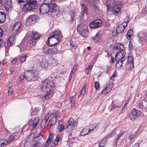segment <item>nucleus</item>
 <instances>
[{
    "label": "nucleus",
    "instance_id": "f257e3e1",
    "mask_svg": "<svg viewBox=\"0 0 147 147\" xmlns=\"http://www.w3.org/2000/svg\"><path fill=\"white\" fill-rule=\"evenodd\" d=\"M55 86L53 82L48 79H46L42 82L41 88L46 92L44 96L45 99H49L52 97L53 94V90L52 89Z\"/></svg>",
    "mask_w": 147,
    "mask_h": 147
},
{
    "label": "nucleus",
    "instance_id": "f03ea898",
    "mask_svg": "<svg viewBox=\"0 0 147 147\" xmlns=\"http://www.w3.org/2000/svg\"><path fill=\"white\" fill-rule=\"evenodd\" d=\"M41 37L40 34L37 32H32L28 36L25 43L26 48L29 49L33 46H35L38 40Z\"/></svg>",
    "mask_w": 147,
    "mask_h": 147
},
{
    "label": "nucleus",
    "instance_id": "7ed1b4c3",
    "mask_svg": "<svg viewBox=\"0 0 147 147\" xmlns=\"http://www.w3.org/2000/svg\"><path fill=\"white\" fill-rule=\"evenodd\" d=\"M63 38V36L60 31H56L55 33L48 37L47 45L49 47L55 46L58 44Z\"/></svg>",
    "mask_w": 147,
    "mask_h": 147
},
{
    "label": "nucleus",
    "instance_id": "20e7f679",
    "mask_svg": "<svg viewBox=\"0 0 147 147\" xmlns=\"http://www.w3.org/2000/svg\"><path fill=\"white\" fill-rule=\"evenodd\" d=\"M26 3L23 5L22 8L23 11H29L30 10L36 9L37 7L36 1V0H26Z\"/></svg>",
    "mask_w": 147,
    "mask_h": 147
},
{
    "label": "nucleus",
    "instance_id": "39448f33",
    "mask_svg": "<svg viewBox=\"0 0 147 147\" xmlns=\"http://www.w3.org/2000/svg\"><path fill=\"white\" fill-rule=\"evenodd\" d=\"M26 76V80L28 82H31L36 81L38 79L37 72L31 70H27L24 72Z\"/></svg>",
    "mask_w": 147,
    "mask_h": 147
},
{
    "label": "nucleus",
    "instance_id": "423d86ee",
    "mask_svg": "<svg viewBox=\"0 0 147 147\" xmlns=\"http://www.w3.org/2000/svg\"><path fill=\"white\" fill-rule=\"evenodd\" d=\"M142 112L139 110L134 109L129 115L130 119L134 121L138 119L139 116L141 115Z\"/></svg>",
    "mask_w": 147,
    "mask_h": 147
},
{
    "label": "nucleus",
    "instance_id": "0eeeda50",
    "mask_svg": "<svg viewBox=\"0 0 147 147\" xmlns=\"http://www.w3.org/2000/svg\"><path fill=\"white\" fill-rule=\"evenodd\" d=\"M53 116L49 121V123L51 126L54 125L57 123V117L59 115V113L58 111L56 110L53 111Z\"/></svg>",
    "mask_w": 147,
    "mask_h": 147
},
{
    "label": "nucleus",
    "instance_id": "6e6552de",
    "mask_svg": "<svg viewBox=\"0 0 147 147\" xmlns=\"http://www.w3.org/2000/svg\"><path fill=\"white\" fill-rule=\"evenodd\" d=\"M80 26H78L77 30L79 32L80 35L83 37L86 38L88 37L89 35L88 29L87 27L85 26L83 27L82 29H80Z\"/></svg>",
    "mask_w": 147,
    "mask_h": 147
},
{
    "label": "nucleus",
    "instance_id": "1a4fd4ad",
    "mask_svg": "<svg viewBox=\"0 0 147 147\" xmlns=\"http://www.w3.org/2000/svg\"><path fill=\"white\" fill-rule=\"evenodd\" d=\"M139 38V42L142 45L145 44L147 41V33L145 32H140L138 34Z\"/></svg>",
    "mask_w": 147,
    "mask_h": 147
},
{
    "label": "nucleus",
    "instance_id": "9d476101",
    "mask_svg": "<svg viewBox=\"0 0 147 147\" xmlns=\"http://www.w3.org/2000/svg\"><path fill=\"white\" fill-rule=\"evenodd\" d=\"M21 26L20 22L18 21L14 24L12 30L13 35H16L20 32L21 31Z\"/></svg>",
    "mask_w": 147,
    "mask_h": 147
},
{
    "label": "nucleus",
    "instance_id": "9b49d317",
    "mask_svg": "<svg viewBox=\"0 0 147 147\" xmlns=\"http://www.w3.org/2000/svg\"><path fill=\"white\" fill-rule=\"evenodd\" d=\"M75 123V121L73 118H70L69 119L65 127V128L67 129L68 131L71 132L74 129Z\"/></svg>",
    "mask_w": 147,
    "mask_h": 147
},
{
    "label": "nucleus",
    "instance_id": "f8f14e48",
    "mask_svg": "<svg viewBox=\"0 0 147 147\" xmlns=\"http://www.w3.org/2000/svg\"><path fill=\"white\" fill-rule=\"evenodd\" d=\"M50 5L43 3L40 5V12L41 14H44L48 13L49 11Z\"/></svg>",
    "mask_w": 147,
    "mask_h": 147
},
{
    "label": "nucleus",
    "instance_id": "ddd939ff",
    "mask_svg": "<svg viewBox=\"0 0 147 147\" xmlns=\"http://www.w3.org/2000/svg\"><path fill=\"white\" fill-rule=\"evenodd\" d=\"M128 21L125 22L119 25L117 28L116 32L117 34H120L123 32L127 26Z\"/></svg>",
    "mask_w": 147,
    "mask_h": 147
},
{
    "label": "nucleus",
    "instance_id": "4468645a",
    "mask_svg": "<svg viewBox=\"0 0 147 147\" xmlns=\"http://www.w3.org/2000/svg\"><path fill=\"white\" fill-rule=\"evenodd\" d=\"M102 25V21L100 20H97L93 21L90 24V28L95 29L99 28Z\"/></svg>",
    "mask_w": 147,
    "mask_h": 147
},
{
    "label": "nucleus",
    "instance_id": "2eb2a0df",
    "mask_svg": "<svg viewBox=\"0 0 147 147\" xmlns=\"http://www.w3.org/2000/svg\"><path fill=\"white\" fill-rule=\"evenodd\" d=\"M120 60L117 59H115V60L117 62L116 64V67L117 69L120 68L123 65L125 66L127 65V63H125L126 59L122 58Z\"/></svg>",
    "mask_w": 147,
    "mask_h": 147
},
{
    "label": "nucleus",
    "instance_id": "dca6fc26",
    "mask_svg": "<svg viewBox=\"0 0 147 147\" xmlns=\"http://www.w3.org/2000/svg\"><path fill=\"white\" fill-rule=\"evenodd\" d=\"M121 8L122 5L121 4H117L114 5L112 7L113 14L115 16L118 15L119 13H120Z\"/></svg>",
    "mask_w": 147,
    "mask_h": 147
},
{
    "label": "nucleus",
    "instance_id": "f3484780",
    "mask_svg": "<svg viewBox=\"0 0 147 147\" xmlns=\"http://www.w3.org/2000/svg\"><path fill=\"white\" fill-rule=\"evenodd\" d=\"M81 16L83 17L84 16H87L88 14V11L87 6L85 4L83 3L81 4Z\"/></svg>",
    "mask_w": 147,
    "mask_h": 147
},
{
    "label": "nucleus",
    "instance_id": "a211bd4d",
    "mask_svg": "<svg viewBox=\"0 0 147 147\" xmlns=\"http://www.w3.org/2000/svg\"><path fill=\"white\" fill-rule=\"evenodd\" d=\"M113 84L112 83L107 84L103 89L101 91V92L103 94H105L109 92L112 88L113 87Z\"/></svg>",
    "mask_w": 147,
    "mask_h": 147
},
{
    "label": "nucleus",
    "instance_id": "6ab92c4d",
    "mask_svg": "<svg viewBox=\"0 0 147 147\" xmlns=\"http://www.w3.org/2000/svg\"><path fill=\"white\" fill-rule=\"evenodd\" d=\"M125 54H124V50L119 51H118L115 55V59H121L122 58H125Z\"/></svg>",
    "mask_w": 147,
    "mask_h": 147
},
{
    "label": "nucleus",
    "instance_id": "aec40b11",
    "mask_svg": "<svg viewBox=\"0 0 147 147\" xmlns=\"http://www.w3.org/2000/svg\"><path fill=\"white\" fill-rule=\"evenodd\" d=\"M59 7L55 3L53 4L50 6V12H51L55 13L59 11Z\"/></svg>",
    "mask_w": 147,
    "mask_h": 147
},
{
    "label": "nucleus",
    "instance_id": "412c9836",
    "mask_svg": "<svg viewBox=\"0 0 147 147\" xmlns=\"http://www.w3.org/2000/svg\"><path fill=\"white\" fill-rule=\"evenodd\" d=\"M38 18L37 16L33 15L30 16L27 20V22H28L29 24H32V22L36 21Z\"/></svg>",
    "mask_w": 147,
    "mask_h": 147
},
{
    "label": "nucleus",
    "instance_id": "4be33fe9",
    "mask_svg": "<svg viewBox=\"0 0 147 147\" xmlns=\"http://www.w3.org/2000/svg\"><path fill=\"white\" fill-rule=\"evenodd\" d=\"M102 34L101 31L98 32L95 36L92 37V40H94L95 42H97L98 40L100 39V37L101 36Z\"/></svg>",
    "mask_w": 147,
    "mask_h": 147
},
{
    "label": "nucleus",
    "instance_id": "5701e85b",
    "mask_svg": "<svg viewBox=\"0 0 147 147\" xmlns=\"http://www.w3.org/2000/svg\"><path fill=\"white\" fill-rule=\"evenodd\" d=\"M6 13L3 12H0V24L4 22L6 18Z\"/></svg>",
    "mask_w": 147,
    "mask_h": 147
},
{
    "label": "nucleus",
    "instance_id": "b1692460",
    "mask_svg": "<svg viewBox=\"0 0 147 147\" xmlns=\"http://www.w3.org/2000/svg\"><path fill=\"white\" fill-rule=\"evenodd\" d=\"M8 144V140L5 139L0 140V147H4Z\"/></svg>",
    "mask_w": 147,
    "mask_h": 147
},
{
    "label": "nucleus",
    "instance_id": "393cba45",
    "mask_svg": "<svg viewBox=\"0 0 147 147\" xmlns=\"http://www.w3.org/2000/svg\"><path fill=\"white\" fill-rule=\"evenodd\" d=\"M114 48L117 50H119V51L124 50V46L122 44L117 43L115 44Z\"/></svg>",
    "mask_w": 147,
    "mask_h": 147
},
{
    "label": "nucleus",
    "instance_id": "a878e982",
    "mask_svg": "<svg viewBox=\"0 0 147 147\" xmlns=\"http://www.w3.org/2000/svg\"><path fill=\"white\" fill-rule=\"evenodd\" d=\"M53 138V136L52 134H50L46 142L44 144L45 147H47L52 141V139Z\"/></svg>",
    "mask_w": 147,
    "mask_h": 147
},
{
    "label": "nucleus",
    "instance_id": "bb28decb",
    "mask_svg": "<svg viewBox=\"0 0 147 147\" xmlns=\"http://www.w3.org/2000/svg\"><path fill=\"white\" fill-rule=\"evenodd\" d=\"M134 58L132 56H128V57L127 62V65L128 63H130L131 65H132L133 68H134Z\"/></svg>",
    "mask_w": 147,
    "mask_h": 147
},
{
    "label": "nucleus",
    "instance_id": "cd10ccee",
    "mask_svg": "<svg viewBox=\"0 0 147 147\" xmlns=\"http://www.w3.org/2000/svg\"><path fill=\"white\" fill-rule=\"evenodd\" d=\"M15 36H11L8 39V41L7 42V45L9 46H11L13 44V42L15 40Z\"/></svg>",
    "mask_w": 147,
    "mask_h": 147
},
{
    "label": "nucleus",
    "instance_id": "c85d7f7f",
    "mask_svg": "<svg viewBox=\"0 0 147 147\" xmlns=\"http://www.w3.org/2000/svg\"><path fill=\"white\" fill-rule=\"evenodd\" d=\"M133 35V30L131 29H130L128 31L127 34L126 35V37L127 38L129 39Z\"/></svg>",
    "mask_w": 147,
    "mask_h": 147
},
{
    "label": "nucleus",
    "instance_id": "c756f323",
    "mask_svg": "<svg viewBox=\"0 0 147 147\" xmlns=\"http://www.w3.org/2000/svg\"><path fill=\"white\" fill-rule=\"evenodd\" d=\"M41 66L44 68H46L48 66V63L47 61L45 59H43L41 62Z\"/></svg>",
    "mask_w": 147,
    "mask_h": 147
},
{
    "label": "nucleus",
    "instance_id": "7c9ffc66",
    "mask_svg": "<svg viewBox=\"0 0 147 147\" xmlns=\"http://www.w3.org/2000/svg\"><path fill=\"white\" fill-rule=\"evenodd\" d=\"M143 110L145 112H147V101L146 100H142Z\"/></svg>",
    "mask_w": 147,
    "mask_h": 147
},
{
    "label": "nucleus",
    "instance_id": "2f4dec72",
    "mask_svg": "<svg viewBox=\"0 0 147 147\" xmlns=\"http://www.w3.org/2000/svg\"><path fill=\"white\" fill-rule=\"evenodd\" d=\"M116 133L115 131L114 130L112 131L111 132L107 135L105 138V139L107 140L109 138H110L113 136Z\"/></svg>",
    "mask_w": 147,
    "mask_h": 147
},
{
    "label": "nucleus",
    "instance_id": "473e14b6",
    "mask_svg": "<svg viewBox=\"0 0 147 147\" xmlns=\"http://www.w3.org/2000/svg\"><path fill=\"white\" fill-rule=\"evenodd\" d=\"M136 135L137 134L136 132H135L133 134H132L131 133H129L128 135V138L131 141L136 136Z\"/></svg>",
    "mask_w": 147,
    "mask_h": 147
},
{
    "label": "nucleus",
    "instance_id": "72a5a7b5",
    "mask_svg": "<svg viewBox=\"0 0 147 147\" xmlns=\"http://www.w3.org/2000/svg\"><path fill=\"white\" fill-rule=\"evenodd\" d=\"M74 14L75 13L74 11H70L69 15L71 18V19L70 20L71 22H72L74 21L75 18Z\"/></svg>",
    "mask_w": 147,
    "mask_h": 147
},
{
    "label": "nucleus",
    "instance_id": "f704fd0d",
    "mask_svg": "<svg viewBox=\"0 0 147 147\" xmlns=\"http://www.w3.org/2000/svg\"><path fill=\"white\" fill-rule=\"evenodd\" d=\"M88 129L84 128L80 132V135L81 136H84L87 135L88 134Z\"/></svg>",
    "mask_w": 147,
    "mask_h": 147
},
{
    "label": "nucleus",
    "instance_id": "c9c22d12",
    "mask_svg": "<svg viewBox=\"0 0 147 147\" xmlns=\"http://www.w3.org/2000/svg\"><path fill=\"white\" fill-rule=\"evenodd\" d=\"M70 100L71 104V107L73 108L75 107L76 104V101L75 99L73 97H70Z\"/></svg>",
    "mask_w": 147,
    "mask_h": 147
},
{
    "label": "nucleus",
    "instance_id": "e433bc0d",
    "mask_svg": "<svg viewBox=\"0 0 147 147\" xmlns=\"http://www.w3.org/2000/svg\"><path fill=\"white\" fill-rule=\"evenodd\" d=\"M124 133V132H121L118 134L117 137L115 139V145H117L119 140L120 138L123 135Z\"/></svg>",
    "mask_w": 147,
    "mask_h": 147
},
{
    "label": "nucleus",
    "instance_id": "4c0bfd02",
    "mask_svg": "<svg viewBox=\"0 0 147 147\" xmlns=\"http://www.w3.org/2000/svg\"><path fill=\"white\" fill-rule=\"evenodd\" d=\"M142 101V102L139 101L136 104V107L139 109L143 110Z\"/></svg>",
    "mask_w": 147,
    "mask_h": 147
},
{
    "label": "nucleus",
    "instance_id": "58836bf2",
    "mask_svg": "<svg viewBox=\"0 0 147 147\" xmlns=\"http://www.w3.org/2000/svg\"><path fill=\"white\" fill-rule=\"evenodd\" d=\"M57 50V49L56 48L49 49V54H54Z\"/></svg>",
    "mask_w": 147,
    "mask_h": 147
},
{
    "label": "nucleus",
    "instance_id": "ea45409f",
    "mask_svg": "<svg viewBox=\"0 0 147 147\" xmlns=\"http://www.w3.org/2000/svg\"><path fill=\"white\" fill-rule=\"evenodd\" d=\"M38 122V120L36 118L34 119L32 121V125L33 126V127H36Z\"/></svg>",
    "mask_w": 147,
    "mask_h": 147
},
{
    "label": "nucleus",
    "instance_id": "a19ab883",
    "mask_svg": "<svg viewBox=\"0 0 147 147\" xmlns=\"http://www.w3.org/2000/svg\"><path fill=\"white\" fill-rule=\"evenodd\" d=\"M47 121V120L44 118L41 123V127L42 128H44L46 125Z\"/></svg>",
    "mask_w": 147,
    "mask_h": 147
},
{
    "label": "nucleus",
    "instance_id": "79ce46f5",
    "mask_svg": "<svg viewBox=\"0 0 147 147\" xmlns=\"http://www.w3.org/2000/svg\"><path fill=\"white\" fill-rule=\"evenodd\" d=\"M53 111L52 112L49 111L48 114L45 117L44 119L48 121V119L51 116L53 117Z\"/></svg>",
    "mask_w": 147,
    "mask_h": 147
},
{
    "label": "nucleus",
    "instance_id": "37998d69",
    "mask_svg": "<svg viewBox=\"0 0 147 147\" xmlns=\"http://www.w3.org/2000/svg\"><path fill=\"white\" fill-rule=\"evenodd\" d=\"M86 91L84 87L83 88H82L81 90V91L80 92V93L79 96H82V97H83L84 94L86 93Z\"/></svg>",
    "mask_w": 147,
    "mask_h": 147
},
{
    "label": "nucleus",
    "instance_id": "c03bdc74",
    "mask_svg": "<svg viewBox=\"0 0 147 147\" xmlns=\"http://www.w3.org/2000/svg\"><path fill=\"white\" fill-rule=\"evenodd\" d=\"M106 144V142L105 140H102L100 141V142L99 143V147H103Z\"/></svg>",
    "mask_w": 147,
    "mask_h": 147
},
{
    "label": "nucleus",
    "instance_id": "a18cd8bd",
    "mask_svg": "<svg viewBox=\"0 0 147 147\" xmlns=\"http://www.w3.org/2000/svg\"><path fill=\"white\" fill-rule=\"evenodd\" d=\"M26 56L25 55H22L20 57V60L21 63L24 62L26 60Z\"/></svg>",
    "mask_w": 147,
    "mask_h": 147
},
{
    "label": "nucleus",
    "instance_id": "49530a36",
    "mask_svg": "<svg viewBox=\"0 0 147 147\" xmlns=\"http://www.w3.org/2000/svg\"><path fill=\"white\" fill-rule=\"evenodd\" d=\"M58 129L60 132H61L65 129V126L63 125H58Z\"/></svg>",
    "mask_w": 147,
    "mask_h": 147
},
{
    "label": "nucleus",
    "instance_id": "de8ad7c7",
    "mask_svg": "<svg viewBox=\"0 0 147 147\" xmlns=\"http://www.w3.org/2000/svg\"><path fill=\"white\" fill-rule=\"evenodd\" d=\"M26 76L24 74V75H21L18 78L19 81L20 82H22L25 79H26Z\"/></svg>",
    "mask_w": 147,
    "mask_h": 147
},
{
    "label": "nucleus",
    "instance_id": "09e8293b",
    "mask_svg": "<svg viewBox=\"0 0 147 147\" xmlns=\"http://www.w3.org/2000/svg\"><path fill=\"white\" fill-rule=\"evenodd\" d=\"M16 138L15 135H11L9 136V144L11 142L14 140V138Z\"/></svg>",
    "mask_w": 147,
    "mask_h": 147
},
{
    "label": "nucleus",
    "instance_id": "8fccbe9b",
    "mask_svg": "<svg viewBox=\"0 0 147 147\" xmlns=\"http://www.w3.org/2000/svg\"><path fill=\"white\" fill-rule=\"evenodd\" d=\"M52 0H44L43 3L45 4L50 5L52 3Z\"/></svg>",
    "mask_w": 147,
    "mask_h": 147
},
{
    "label": "nucleus",
    "instance_id": "3c124183",
    "mask_svg": "<svg viewBox=\"0 0 147 147\" xmlns=\"http://www.w3.org/2000/svg\"><path fill=\"white\" fill-rule=\"evenodd\" d=\"M43 49V53L49 54V49L46 47H44Z\"/></svg>",
    "mask_w": 147,
    "mask_h": 147
},
{
    "label": "nucleus",
    "instance_id": "603ef678",
    "mask_svg": "<svg viewBox=\"0 0 147 147\" xmlns=\"http://www.w3.org/2000/svg\"><path fill=\"white\" fill-rule=\"evenodd\" d=\"M131 98V96H129L127 100L125 102L124 105V106H123L124 107H125L126 106H127V105L128 104L129 102L130 101Z\"/></svg>",
    "mask_w": 147,
    "mask_h": 147
},
{
    "label": "nucleus",
    "instance_id": "864d4df0",
    "mask_svg": "<svg viewBox=\"0 0 147 147\" xmlns=\"http://www.w3.org/2000/svg\"><path fill=\"white\" fill-rule=\"evenodd\" d=\"M70 44L71 45L72 47H77V45L75 42H74L72 40H71L70 41Z\"/></svg>",
    "mask_w": 147,
    "mask_h": 147
},
{
    "label": "nucleus",
    "instance_id": "5fc2aeb1",
    "mask_svg": "<svg viewBox=\"0 0 147 147\" xmlns=\"http://www.w3.org/2000/svg\"><path fill=\"white\" fill-rule=\"evenodd\" d=\"M95 88L96 90H97L99 86V84L98 81L96 82L95 83Z\"/></svg>",
    "mask_w": 147,
    "mask_h": 147
},
{
    "label": "nucleus",
    "instance_id": "6e6d98bb",
    "mask_svg": "<svg viewBox=\"0 0 147 147\" xmlns=\"http://www.w3.org/2000/svg\"><path fill=\"white\" fill-rule=\"evenodd\" d=\"M40 144V142L38 141L36 142H35L34 143H33L32 145V147H34L35 146H38V145Z\"/></svg>",
    "mask_w": 147,
    "mask_h": 147
},
{
    "label": "nucleus",
    "instance_id": "4d7b16f0",
    "mask_svg": "<svg viewBox=\"0 0 147 147\" xmlns=\"http://www.w3.org/2000/svg\"><path fill=\"white\" fill-rule=\"evenodd\" d=\"M5 43L3 40L2 39H0V47L5 46Z\"/></svg>",
    "mask_w": 147,
    "mask_h": 147
},
{
    "label": "nucleus",
    "instance_id": "13d9d810",
    "mask_svg": "<svg viewBox=\"0 0 147 147\" xmlns=\"http://www.w3.org/2000/svg\"><path fill=\"white\" fill-rule=\"evenodd\" d=\"M55 105L58 108H60L62 106L61 102H57L56 103Z\"/></svg>",
    "mask_w": 147,
    "mask_h": 147
},
{
    "label": "nucleus",
    "instance_id": "bf43d9fd",
    "mask_svg": "<svg viewBox=\"0 0 147 147\" xmlns=\"http://www.w3.org/2000/svg\"><path fill=\"white\" fill-rule=\"evenodd\" d=\"M128 47L129 51H131L133 49V46L132 44L131 43V41H130L129 42Z\"/></svg>",
    "mask_w": 147,
    "mask_h": 147
},
{
    "label": "nucleus",
    "instance_id": "052dcab7",
    "mask_svg": "<svg viewBox=\"0 0 147 147\" xmlns=\"http://www.w3.org/2000/svg\"><path fill=\"white\" fill-rule=\"evenodd\" d=\"M64 123V122L62 120H60L58 122V125H63Z\"/></svg>",
    "mask_w": 147,
    "mask_h": 147
},
{
    "label": "nucleus",
    "instance_id": "680f3d73",
    "mask_svg": "<svg viewBox=\"0 0 147 147\" xmlns=\"http://www.w3.org/2000/svg\"><path fill=\"white\" fill-rule=\"evenodd\" d=\"M92 5L95 11H98V7L96 5L94 4H93Z\"/></svg>",
    "mask_w": 147,
    "mask_h": 147
},
{
    "label": "nucleus",
    "instance_id": "e2e57ef3",
    "mask_svg": "<svg viewBox=\"0 0 147 147\" xmlns=\"http://www.w3.org/2000/svg\"><path fill=\"white\" fill-rule=\"evenodd\" d=\"M107 11L108 12L110 11H111L110 9L111 8L110 5H107Z\"/></svg>",
    "mask_w": 147,
    "mask_h": 147
},
{
    "label": "nucleus",
    "instance_id": "0e129e2a",
    "mask_svg": "<svg viewBox=\"0 0 147 147\" xmlns=\"http://www.w3.org/2000/svg\"><path fill=\"white\" fill-rule=\"evenodd\" d=\"M3 34V31L0 27V37L2 36Z\"/></svg>",
    "mask_w": 147,
    "mask_h": 147
},
{
    "label": "nucleus",
    "instance_id": "69168bd1",
    "mask_svg": "<svg viewBox=\"0 0 147 147\" xmlns=\"http://www.w3.org/2000/svg\"><path fill=\"white\" fill-rule=\"evenodd\" d=\"M93 67V66L92 65H90L89 66L88 68H86V69H88L89 70H91L92 68Z\"/></svg>",
    "mask_w": 147,
    "mask_h": 147
},
{
    "label": "nucleus",
    "instance_id": "338daca9",
    "mask_svg": "<svg viewBox=\"0 0 147 147\" xmlns=\"http://www.w3.org/2000/svg\"><path fill=\"white\" fill-rule=\"evenodd\" d=\"M17 60V59H13L11 62V63L13 64H14L16 63Z\"/></svg>",
    "mask_w": 147,
    "mask_h": 147
},
{
    "label": "nucleus",
    "instance_id": "774afa93",
    "mask_svg": "<svg viewBox=\"0 0 147 147\" xmlns=\"http://www.w3.org/2000/svg\"><path fill=\"white\" fill-rule=\"evenodd\" d=\"M139 145L138 144L136 143L135 145L133 146L132 147H139Z\"/></svg>",
    "mask_w": 147,
    "mask_h": 147
}]
</instances>
